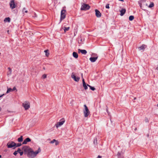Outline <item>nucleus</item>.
<instances>
[{"label": "nucleus", "instance_id": "f257e3e1", "mask_svg": "<svg viewBox=\"0 0 158 158\" xmlns=\"http://www.w3.org/2000/svg\"><path fill=\"white\" fill-rule=\"evenodd\" d=\"M41 151V149L40 148H39L38 150L35 152H34L31 149V150H30L28 153V156L29 157H34L36 156V155Z\"/></svg>", "mask_w": 158, "mask_h": 158}, {"label": "nucleus", "instance_id": "f03ea898", "mask_svg": "<svg viewBox=\"0 0 158 158\" xmlns=\"http://www.w3.org/2000/svg\"><path fill=\"white\" fill-rule=\"evenodd\" d=\"M85 109L83 110V113L85 117H87L90 114V111L86 105H84Z\"/></svg>", "mask_w": 158, "mask_h": 158}, {"label": "nucleus", "instance_id": "7ed1b4c3", "mask_svg": "<svg viewBox=\"0 0 158 158\" xmlns=\"http://www.w3.org/2000/svg\"><path fill=\"white\" fill-rule=\"evenodd\" d=\"M65 120L64 118L61 119L59 122H57L55 125L57 128L62 126L64 123Z\"/></svg>", "mask_w": 158, "mask_h": 158}, {"label": "nucleus", "instance_id": "20e7f679", "mask_svg": "<svg viewBox=\"0 0 158 158\" xmlns=\"http://www.w3.org/2000/svg\"><path fill=\"white\" fill-rule=\"evenodd\" d=\"M16 145V143L13 141L9 142L7 144V146L9 148H11Z\"/></svg>", "mask_w": 158, "mask_h": 158}, {"label": "nucleus", "instance_id": "39448f33", "mask_svg": "<svg viewBox=\"0 0 158 158\" xmlns=\"http://www.w3.org/2000/svg\"><path fill=\"white\" fill-rule=\"evenodd\" d=\"M90 7V6L89 5L85 4H83L82 5L81 9V10H89Z\"/></svg>", "mask_w": 158, "mask_h": 158}, {"label": "nucleus", "instance_id": "423d86ee", "mask_svg": "<svg viewBox=\"0 0 158 158\" xmlns=\"http://www.w3.org/2000/svg\"><path fill=\"white\" fill-rule=\"evenodd\" d=\"M66 10L64 9H63L61 10V16H60V21L65 18L66 14H65Z\"/></svg>", "mask_w": 158, "mask_h": 158}, {"label": "nucleus", "instance_id": "0eeeda50", "mask_svg": "<svg viewBox=\"0 0 158 158\" xmlns=\"http://www.w3.org/2000/svg\"><path fill=\"white\" fill-rule=\"evenodd\" d=\"M9 5L10 8L12 10L15 8L16 6V5L15 4L14 0H11L10 1Z\"/></svg>", "mask_w": 158, "mask_h": 158}, {"label": "nucleus", "instance_id": "6e6552de", "mask_svg": "<svg viewBox=\"0 0 158 158\" xmlns=\"http://www.w3.org/2000/svg\"><path fill=\"white\" fill-rule=\"evenodd\" d=\"M23 106L25 110H28L30 107V104L28 102H26L23 103Z\"/></svg>", "mask_w": 158, "mask_h": 158}, {"label": "nucleus", "instance_id": "1a4fd4ad", "mask_svg": "<svg viewBox=\"0 0 158 158\" xmlns=\"http://www.w3.org/2000/svg\"><path fill=\"white\" fill-rule=\"evenodd\" d=\"M71 77L74 79V80L77 82H78L80 80V78L78 77H76L74 73H73L71 75Z\"/></svg>", "mask_w": 158, "mask_h": 158}, {"label": "nucleus", "instance_id": "9d476101", "mask_svg": "<svg viewBox=\"0 0 158 158\" xmlns=\"http://www.w3.org/2000/svg\"><path fill=\"white\" fill-rule=\"evenodd\" d=\"M95 15L97 17L99 18L101 16V14L100 12L97 9L95 10Z\"/></svg>", "mask_w": 158, "mask_h": 158}, {"label": "nucleus", "instance_id": "9b49d317", "mask_svg": "<svg viewBox=\"0 0 158 158\" xmlns=\"http://www.w3.org/2000/svg\"><path fill=\"white\" fill-rule=\"evenodd\" d=\"M31 141V139L29 138H26L23 142L22 144H25L27 143V142H30Z\"/></svg>", "mask_w": 158, "mask_h": 158}, {"label": "nucleus", "instance_id": "f8f14e48", "mask_svg": "<svg viewBox=\"0 0 158 158\" xmlns=\"http://www.w3.org/2000/svg\"><path fill=\"white\" fill-rule=\"evenodd\" d=\"M78 52L79 53L81 52L82 54H85L87 53V51L85 50H81L80 49H78Z\"/></svg>", "mask_w": 158, "mask_h": 158}, {"label": "nucleus", "instance_id": "ddd939ff", "mask_svg": "<svg viewBox=\"0 0 158 158\" xmlns=\"http://www.w3.org/2000/svg\"><path fill=\"white\" fill-rule=\"evenodd\" d=\"M146 46L145 45L143 44L141 46L138 48L139 50H144L145 48H146Z\"/></svg>", "mask_w": 158, "mask_h": 158}, {"label": "nucleus", "instance_id": "4468645a", "mask_svg": "<svg viewBox=\"0 0 158 158\" xmlns=\"http://www.w3.org/2000/svg\"><path fill=\"white\" fill-rule=\"evenodd\" d=\"M126 10L125 9H122L120 11V15L121 16H123L125 14L126 12Z\"/></svg>", "mask_w": 158, "mask_h": 158}, {"label": "nucleus", "instance_id": "2eb2a0df", "mask_svg": "<svg viewBox=\"0 0 158 158\" xmlns=\"http://www.w3.org/2000/svg\"><path fill=\"white\" fill-rule=\"evenodd\" d=\"M73 56L75 58H77L78 57V55L77 53L75 52H73Z\"/></svg>", "mask_w": 158, "mask_h": 158}, {"label": "nucleus", "instance_id": "dca6fc26", "mask_svg": "<svg viewBox=\"0 0 158 158\" xmlns=\"http://www.w3.org/2000/svg\"><path fill=\"white\" fill-rule=\"evenodd\" d=\"M10 18L9 17L5 18L4 19V21L5 22H10Z\"/></svg>", "mask_w": 158, "mask_h": 158}, {"label": "nucleus", "instance_id": "f3484780", "mask_svg": "<svg viewBox=\"0 0 158 158\" xmlns=\"http://www.w3.org/2000/svg\"><path fill=\"white\" fill-rule=\"evenodd\" d=\"M23 136H21L18 139V141L19 142H21L23 140Z\"/></svg>", "mask_w": 158, "mask_h": 158}, {"label": "nucleus", "instance_id": "a211bd4d", "mask_svg": "<svg viewBox=\"0 0 158 158\" xmlns=\"http://www.w3.org/2000/svg\"><path fill=\"white\" fill-rule=\"evenodd\" d=\"M64 32H65L67 31H68L69 29V27H64Z\"/></svg>", "mask_w": 158, "mask_h": 158}, {"label": "nucleus", "instance_id": "6ab92c4d", "mask_svg": "<svg viewBox=\"0 0 158 158\" xmlns=\"http://www.w3.org/2000/svg\"><path fill=\"white\" fill-rule=\"evenodd\" d=\"M134 19V17L133 16L131 15L129 17V20L130 21H132Z\"/></svg>", "mask_w": 158, "mask_h": 158}, {"label": "nucleus", "instance_id": "aec40b11", "mask_svg": "<svg viewBox=\"0 0 158 158\" xmlns=\"http://www.w3.org/2000/svg\"><path fill=\"white\" fill-rule=\"evenodd\" d=\"M154 6V4L153 2H151L150 4V5L148 7L149 8H151L153 7Z\"/></svg>", "mask_w": 158, "mask_h": 158}, {"label": "nucleus", "instance_id": "412c9836", "mask_svg": "<svg viewBox=\"0 0 158 158\" xmlns=\"http://www.w3.org/2000/svg\"><path fill=\"white\" fill-rule=\"evenodd\" d=\"M22 12L23 13H24V12L27 13L28 11L27 10H26V9L24 7L23 9Z\"/></svg>", "mask_w": 158, "mask_h": 158}, {"label": "nucleus", "instance_id": "4be33fe9", "mask_svg": "<svg viewBox=\"0 0 158 158\" xmlns=\"http://www.w3.org/2000/svg\"><path fill=\"white\" fill-rule=\"evenodd\" d=\"M44 52L45 53V55L46 56H48L49 55V53L48 52V50L44 51Z\"/></svg>", "mask_w": 158, "mask_h": 158}, {"label": "nucleus", "instance_id": "5701e85b", "mask_svg": "<svg viewBox=\"0 0 158 158\" xmlns=\"http://www.w3.org/2000/svg\"><path fill=\"white\" fill-rule=\"evenodd\" d=\"M87 85L90 87V88L91 90L93 91L95 90V89L94 87H93L89 85Z\"/></svg>", "mask_w": 158, "mask_h": 158}, {"label": "nucleus", "instance_id": "b1692460", "mask_svg": "<svg viewBox=\"0 0 158 158\" xmlns=\"http://www.w3.org/2000/svg\"><path fill=\"white\" fill-rule=\"evenodd\" d=\"M11 91H12V89H11V88H8L6 92V93H8Z\"/></svg>", "mask_w": 158, "mask_h": 158}, {"label": "nucleus", "instance_id": "393cba45", "mask_svg": "<svg viewBox=\"0 0 158 158\" xmlns=\"http://www.w3.org/2000/svg\"><path fill=\"white\" fill-rule=\"evenodd\" d=\"M8 69L9 70V72L8 73V75H10L11 73V69L10 68H8Z\"/></svg>", "mask_w": 158, "mask_h": 158}, {"label": "nucleus", "instance_id": "a878e982", "mask_svg": "<svg viewBox=\"0 0 158 158\" xmlns=\"http://www.w3.org/2000/svg\"><path fill=\"white\" fill-rule=\"evenodd\" d=\"M98 58V56H96L94 57H91L90 58H89V59H97Z\"/></svg>", "mask_w": 158, "mask_h": 158}, {"label": "nucleus", "instance_id": "bb28decb", "mask_svg": "<svg viewBox=\"0 0 158 158\" xmlns=\"http://www.w3.org/2000/svg\"><path fill=\"white\" fill-rule=\"evenodd\" d=\"M22 145V144L21 143H18L16 144V145L15 146V147H19L21 146Z\"/></svg>", "mask_w": 158, "mask_h": 158}, {"label": "nucleus", "instance_id": "cd10ccee", "mask_svg": "<svg viewBox=\"0 0 158 158\" xmlns=\"http://www.w3.org/2000/svg\"><path fill=\"white\" fill-rule=\"evenodd\" d=\"M47 77V75L46 74H44L42 76V78L43 79H45Z\"/></svg>", "mask_w": 158, "mask_h": 158}, {"label": "nucleus", "instance_id": "c85d7f7f", "mask_svg": "<svg viewBox=\"0 0 158 158\" xmlns=\"http://www.w3.org/2000/svg\"><path fill=\"white\" fill-rule=\"evenodd\" d=\"M83 86L85 89H86L88 88L87 87L86 85V83L84 85H83Z\"/></svg>", "mask_w": 158, "mask_h": 158}, {"label": "nucleus", "instance_id": "c756f323", "mask_svg": "<svg viewBox=\"0 0 158 158\" xmlns=\"http://www.w3.org/2000/svg\"><path fill=\"white\" fill-rule=\"evenodd\" d=\"M56 140L55 139H53L52 140V141H51L50 142V143H54L55 142V141H56Z\"/></svg>", "mask_w": 158, "mask_h": 158}, {"label": "nucleus", "instance_id": "7c9ffc66", "mask_svg": "<svg viewBox=\"0 0 158 158\" xmlns=\"http://www.w3.org/2000/svg\"><path fill=\"white\" fill-rule=\"evenodd\" d=\"M78 42L79 44H82V39H81L80 40H78Z\"/></svg>", "mask_w": 158, "mask_h": 158}, {"label": "nucleus", "instance_id": "2f4dec72", "mask_svg": "<svg viewBox=\"0 0 158 158\" xmlns=\"http://www.w3.org/2000/svg\"><path fill=\"white\" fill-rule=\"evenodd\" d=\"M94 143L95 144H97V139H94Z\"/></svg>", "mask_w": 158, "mask_h": 158}, {"label": "nucleus", "instance_id": "473e14b6", "mask_svg": "<svg viewBox=\"0 0 158 158\" xmlns=\"http://www.w3.org/2000/svg\"><path fill=\"white\" fill-rule=\"evenodd\" d=\"M120 153L119 152L118 153L117 155L118 158H122L120 157Z\"/></svg>", "mask_w": 158, "mask_h": 158}, {"label": "nucleus", "instance_id": "72a5a7b5", "mask_svg": "<svg viewBox=\"0 0 158 158\" xmlns=\"http://www.w3.org/2000/svg\"><path fill=\"white\" fill-rule=\"evenodd\" d=\"M109 5V4H107L106 6V8H107V9H109L110 8Z\"/></svg>", "mask_w": 158, "mask_h": 158}, {"label": "nucleus", "instance_id": "f704fd0d", "mask_svg": "<svg viewBox=\"0 0 158 158\" xmlns=\"http://www.w3.org/2000/svg\"><path fill=\"white\" fill-rule=\"evenodd\" d=\"M55 145H57L59 143V142L57 140H56V141L55 142Z\"/></svg>", "mask_w": 158, "mask_h": 158}, {"label": "nucleus", "instance_id": "c9c22d12", "mask_svg": "<svg viewBox=\"0 0 158 158\" xmlns=\"http://www.w3.org/2000/svg\"><path fill=\"white\" fill-rule=\"evenodd\" d=\"M21 149L20 148H18L17 150V151H16V152H21Z\"/></svg>", "mask_w": 158, "mask_h": 158}, {"label": "nucleus", "instance_id": "e433bc0d", "mask_svg": "<svg viewBox=\"0 0 158 158\" xmlns=\"http://www.w3.org/2000/svg\"><path fill=\"white\" fill-rule=\"evenodd\" d=\"M17 152H16V151H15V152H14V153H13L14 155H15V156L16 155H17Z\"/></svg>", "mask_w": 158, "mask_h": 158}, {"label": "nucleus", "instance_id": "4c0bfd02", "mask_svg": "<svg viewBox=\"0 0 158 158\" xmlns=\"http://www.w3.org/2000/svg\"><path fill=\"white\" fill-rule=\"evenodd\" d=\"M19 153L20 156H22L23 154V152H20Z\"/></svg>", "mask_w": 158, "mask_h": 158}, {"label": "nucleus", "instance_id": "58836bf2", "mask_svg": "<svg viewBox=\"0 0 158 158\" xmlns=\"http://www.w3.org/2000/svg\"><path fill=\"white\" fill-rule=\"evenodd\" d=\"M82 81H83V85H84V84H85V83L84 81V79H83Z\"/></svg>", "mask_w": 158, "mask_h": 158}, {"label": "nucleus", "instance_id": "ea45409f", "mask_svg": "<svg viewBox=\"0 0 158 158\" xmlns=\"http://www.w3.org/2000/svg\"><path fill=\"white\" fill-rule=\"evenodd\" d=\"M92 62H94L96 60H90Z\"/></svg>", "mask_w": 158, "mask_h": 158}, {"label": "nucleus", "instance_id": "a19ab883", "mask_svg": "<svg viewBox=\"0 0 158 158\" xmlns=\"http://www.w3.org/2000/svg\"><path fill=\"white\" fill-rule=\"evenodd\" d=\"M16 89V88L15 87H14L13 89H12V91H14Z\"/></svg>", "mask_w": 158, "mask_h": 158}, {"label": "nucleus", "instance_id": "79ce46f5", "mask_svg": "<svg viewBox=\"0 0 158 158\" xmlns=\"http://www.w3.org/2000/svg\"><path fill=\"white\" fill-rule=\"evenodd\" d=\"M102 157V156H98V157H97V158H101Z\"/></svg>", "mask_w": 158, "mask_h": 158}, {"label": "nucleus", "instance_id": "37998d69", "mask_svg": "<svg viewBox=\"0 0 158 158\" xmlns=\"http://www.w3.org/2000/svg\"><path fill=\"white\" fill-rule=\"evenodd\" d=\"M156 69L158 70V65H157V67L156 68Z\"/></svg>", "mask_w": 158, "mask_h": 158}, {"label": "nucleus", "instance_id": "c03bdc74", "mask_svg": "<svg viewBox=\"0 0 158 158\" xmlns=\"http://www.w3.org/2000/svg\"><path fill=\"white\" fill-rule=\"evenodd\" d=\"M4 95V94H3L2 95H1L0 96V98L2 97Z\"/></svg>", "mask_w": 158, "mask_h": 158}, {"label": "nucleus", "instance_id": "a18cd8bd", "mask_svg": "<svg viewBox=\"0 0 158 158\" xmlns=\"http://www.w3.org/2000/svg\"><path fill=\"white\" fill-rule=\"evenodd\" d=\"M141 5H142L141 4H140V7H141Z\"/></svg>", "mask_w": 158, "mask_h": 158}, {"label": "nucleus", "instance_id": "49530a36", "mask_svg": "<svg viewBox=\"0 0 158 158\" xmlns=\"http://www.w3.org/2000/svg\"><path fill=\"white\" fill-rule=\"evenodd\" d=\"M136 99V98H134V100H135Z\"/></svg>", "mask_w": 158, "mask_h": 158}, {"label": "nucleus", "instance_id": "de8ad7c7", "mask_svg": "<svg viewBox=\"0 0 158 158\" xmlns=\"http://www.w3.org/2000/svg\"><path fill=\"white\" fill-rule=\"evenodd\" d=\"M1 157V156L0 155V158Z\"/></svg>", "mask_w": 158, "mask_h": 158}, {"label": "nucleus", "instance_id": "09e8293b", "mask_svg": "<svg viewBox=\"0 0 158 158\" xmlns=\"http://www.w3.org/2000/svg\"><path fill=\"white\" fill-rule=\"evenodd\" d=\"M157 106L158 107V104H157Z\"/></svg>", "mask_w": 158, "mask_h": 158}, {"label": "nucleus", "instance_id": "8fccbe9b", "mask_svg": "<svg viewBox=\"0 0 158 158\" xmlns=\"http://www.w3.org/2000/svg\"><path fill=\"white\" fill-rule=\"evenodd\" d=\"M81 75H82V76H83V74H82V73L81 74Z\"/></svg>", "mask_w": 158, "mask_h": 158}]
</instances>
